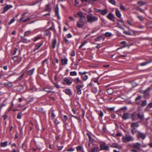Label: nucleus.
I'll return each mask as SVG.
<instances>
[{
    "label": "nucleus",
    "instance_id": "nucleus-1",
    "mask_svg": "<svg viewBox=\"0 0 152 152\" xmlns=\"http://www.w3.org/2000/svg\"><path fill=\"white\" fill-rule=\"evenodd\" d=\"M88 22L92 23L97 21L98 20L97 17L94 16L92 14H90L86 16Z\"/></svg>",
    "mask_w": 152,
    "mask_h": 152
},
{
    "label": "nucleus",
    "instance_id": "nucleus-2",
    "mask_svg": "<svg viewBox=\"0 0 152 152\" xmlns=\"http://www.w3.org/2000/svg\"><path fill=\"white\" fill-rule=\"evenodd\" d=\"M123 142H127L134 140V139L130 135L126 134L122 137Z\"/></svg>",
    "mask_w": 152,
    "mask_h": 152
},
{
    "label": "nucleus",
    "instance_id": "nucleus-3",
    "mask_svg": "<svg viewBox=\"0 0 152 152\" xmlns=\"http://www.w3.org/2000/svg\"><path fill=\"white\" fill-rule=\"evenodd\" d=\"M77 15L80 18L79 20H78L81 22V23H86V18L84 16L82 12H79L77 13Z\"/></svg>",
    "mask_w": 152,
    "mask_h": 152
},
{
    "label": "nucleus",
    "instance_id": "nucleus-4",
    "mask_svg": "<svg viewBox=\"0 0 152 152\" xmlns=\"http://www.w3.org/2000/svg\"><path fill=\"white\" fill-rule=\"evenodd\" d=\"M137 137L138 139L140 138L144 140L146 138V134L145 133L138 132L137 135Z\"/></svg>",
    "mask_w": 152,
    "mask_h": 152
},
{
    "label": "nucleus",
    "instance_id": "nucleus-5",
    "mask_svg": "<svg viewBox=\"0 0 152 152\" xmlns=\"http://www.w3.org/2000/svg\"><path fill=\"white\" fill-rule=\"evenodd\" d=\"M151 89V87L148 88L147 89L144 91L141 90L140 91V92L144 94L145 96H147L149 95V93Z\"/></svg>",
    "mask_w": 152,
    "mask_h": 152
},
{
    "label": "nucleus",
    "instance_id": "nucleus-6",
    "mask_svg": "<svg viewBox=\"0 0 152 152\" xmlns=\"http://www.w3.org/2000/svg\"><path fill=\"white\" fill-rule=\"evenodd\" d=\"M136 104L138 105H141L142 107H144L147 104V101L146 100H141L139 102H137Z\"/></svg>",
    "mask_w": 152,
    "mask_h": 152
},
{
    "label": "nucleus",
    "instance_id": "nucleus-7",
    "mask_svg": "<svg viewBox=\"0 0 152 152\" xmlns=\"http://www.w3.org/2000/svg\"><path fill=\"white\" fill-rule=\"evenodd\" d=\"M142 145L139 142H137L135 143H134L132 144V147L134 148H137L138 149H140V146Z\"/></svg>",
    "mask_w": 152,
    "mask_h": 152
},
{
    "label": "nucleus",
    "instance_id": "nucleus-8",
    "mask_svg": "<svg viewBox=\"0 0 152 152\" xmlns=\"http://www.w3.org/2000/svg\"><path fill=\"white\" fill-rule=\"evenodd\" d=\"M83 86L82 85H78L76 86V89L77 91V93L78 94L80 95L81 93V88H82Z\"/></svg>",
    "mask_w": 152,
    "mask_h": 152
},
{
    "label": "nucleus",
    "instance_id": "nucleus-9",
    "mask_svg": "<svg viewBox=\"0 0 152 152\" xmlns=\"http://www.w3.org/2000/svg\"><path fill=\"white\" fill-rule=\"evenodd\" d=\"M44 91L47 92L48 93H54V91H53V89L51 88H45L43 89Z\"/></svg>",
    "mask_w": 152,
    "mask_h": 152
},
{
    "label": "nucleus",
    "instance_id": "nucleus-10",
    "mask_svg": "<svg viewBox=\"0 0 152 152\" xmlns=\"http://www.w3.org/2000/svg\"><path fill=\"white\" fill-rule=\"evenodd\" d=\"M99 151V147L96 146L90 150V152H98Z\"/></svg>",
    "mask_w": 152,
    "mask_h": 152
},
{
    "label": "nucleus",
    "instance_id": "nucleus-11",
    "mask_svg": "<svg viewBox=\"0 0 152 152\" xmlns=\"http://www.w3.org/2000/svg\"><path fill=\"white\" fill-rule=\"evenodd\" d=\"M122 118L124 120L128 119L129 118V114L128 113H124Z\"/></svg>",
    "mask_w": 152,
    "mask_h": 152
},
{
    "label": "nucleus",
    "instance_id": "nucleus-12",
    "mask_svg": "<svg viewBox=\"0 0 152 152\" xmlns=\"http://www.w3.org/2000/svg\"><path fill=\"white\" fill-rule=\"evenodd\" d=\"M100 148L101 150L106 151L108 150L109 148V147L108 146L105 145L104 144H102L101 145Z\"/></svg>",
    "mask_w": 152,
    "mask_h": 152
},
{
    "label": "nucleus",
    "instance_id": "nucleus-13",
    "mask_svg": "<svg viewBox=\"0 0 152 152\" xmlns=\"http://www.w3.org/2000/svg\"><path fill=\"white\" fill-rule=\"evenodd\" d=\"M85 23H81V22L78 21L77 23V26L79 28H81L84 25Z\"/></svg>",
    "mask_w": 152,
    "mask_h": 152
},
{
    "label": "nucleus",
    "instance_id": "nucleus-14",
    "mask_svg": "<svg viewBox=\"0 0 152 152\" xmlns=\"http://www.w3.org/2000/svg\"><path fill=\"white\" fill-rule=\"evenodd\" d=\"M12 7V5H7L6 6L4 7V9L3 11V12L4 13L8 9L11 8Z\"/></svg>",
    "mask_w": 152,
    "mask_h": 152
},
{
    "label": "nucleus",
    "instance_id": "nucleus-15",
    "mask_svg": "<svg viewBox=\"0 0 152 152\" xmlns=\"http://www.w3.org/2000/svg\"><path fill=\"white\" fill-rule=\"evenodd\" d=\"M12 7V5H7L6 6L4 7V9L3 11V12L4 13L8 9L11 8Z\"/></svg>",
    "mask_w": 152,
    "mask_h": 152
},
{
    "label": "nucleus",
    "instance_id": "nucleus-16",
    "mask_svg": "<svg viewBox=\"0 0 152 152\" xmlns=\"http://www.w3.org/2000/svg\"><path fill=\"white\" fill-rule=\"evenodd\" d=\"M64 84L70 85L72 83V82L70 81L68 79L65 78L64 79Z\"/></svg>",
    "mask_w": 152,
    "mask_h": 152
},
{
    "label": "nucleus",
    "instance_id": "nucleus-17",
    "mask_svg": "<svg viewBox=\"0 0 152 152\" xmlns=\"http://www.w3.org/2000/svg\"><path fill=\"white\" fill-rule=\"evenodd\" d=\"M136 115V113L135 112H133L131 114V118L133 121H135L137 120Z\"/></svg>",
    "mask_w": 152,
    "mask_h": 152
},
{
    "label": "nucleus",
    "instance_id": "nucleus-18",
    "mask_svg": "<svg viewBox=\"0 0 152 152\" xmlns=\"http://www.w3.org/2000/svg\"><path fill=\"white\" fill-rule=\"evenodd\" d=\"M107 17L108 19L111 20H113L114 19V16L113 14L111 13H109L107 16Z\"/></svg>",
    "mask_w": 152,
    "mask_h": 152
},
{
    "label": "nucleus",
    "instance_id": "nucleus-19",
    "mask_svg": "<svg viewBox=\"0 0 152 152\" xmlns=\"http://www.w3.org/2000/svg\"><path fill=\"white\" fill-rule=\"evenodd\" d=\"M139 126V124L138 122L132 123L131 124V127L134 128L135 127H138Z\"/></svg>",
    "mask_w": 152,
    "mask_h": 152
},
{
    "label": "nucleus",
    "instance_id": "nucleus-20",
    "mask_svg": "<svg viewBox=\"0 0 152 152\" xmlns=\"http://www.w3.org/2000/svg\"><path fill=\"white\" fill-rule=\"evenodd\" d=\"M108 12V10L107 9H105L103 10H101L100 13L102 15H104L107 14Z\"/></svg>",
    "mask_w": 152,
    "mask_h": 152
},
{
    "label": "nucleus",
    "instance_id": "nucleus-21",
    "mask_svg": "<svg viewBox=\"0 0 152 152\" xmlns=\"http://www.w3.org/2000/svg\"><path fill=\"white\" fill-rule=\"evenodd\" d=\"M115 14L117 17L120 18L121 16V14L118 9H115Z\"/></svg>",
    "mask_w": 152,
    "mask_h": 152
},
{
    "label": "nucleus",
    "instance_id": "nucleus-22",
    "mask_svg": "<svg viewBox=\"0 0 152 152\" xmlns=\"http://www.w3.org/2000/svg\"><path fill=\"white\" fill-rule=\"evenodd\" d=\"M62 65H65L67 63V59H62L61 60Z\"/></svg>",
    "mask_w": 152,
    "mask_h": 152
},
{
    "label": "nucleus",
    "instance_id": "nucleus-23",
    "mask_svg": "<svg viewBox=\"0 0 152 152\" xmlns=\"http://www.w3.org/2000/svg\"><path fill=\"white\" fill-rule=\"evenodd\" d=\"M4 85L8 88H10L12 86V83L10 82L6 83L4 84Z\"/></svg>",
    "mask_w": 152,
    "mask_h": 152
},
{
    "label": "nucleus",
    "instance_id": "nucleus-24",
    "mask_svg": "<svg viewBox=\"0 0 152 152\" xmlns=\"http://www.w3.org/2000/svg\"><path fill=\"white\" fill-rule=\"evenodd\" d=\"M64 92L67 94L70 95L72 94L71 91L69 89H66L65 90Z\"/></svg>",
    "mask_w": 152,
    "mask_h": 152
},
{
    "label": "nucleus",
    "instance_id": "nucleus-25",
    "mask_svg": "<svg viewBox=\"0 0 152 152\" xmlns=\"http://www.w3.org/2000/svg\"><path fill=\"white\" fill-rule=\"evenodd\" d=\"M107 92L109 94H112L113 92V90L112 88L107 89Z\"/></svg>",
    "mask_w": 152,
    "mask_h": 152
},
{
    "label": "nucleus",
    "instance_id": "nucleus-26",
    "mask_svg": "<svg viewBox=\"0 0 152 152\" xmlns=\"http://www.w3.org/2000/svg\"><path fill=\"white\" fill-rule=\"evenodd\" d=\"M138 118L140 120H142L144 118V115L143 114L137 113V114Z\"/></svg>",
    "mask_w": 152,
    "mask_h": 152
},
{
    "label": "nucleus",
    "instance_id": "nucleus-27",
    "mask_svg": "<svg viewBox=\"0 0 152 152\" xmlns=\"http://www.w3.org/2000/svg\"><path fill=\"white\" fill-rule=\"evenodd\" d=\"M50 4H47L46 5V8L45 9V11L50 12L51 11V9L50 7Z\"/></svg>",
    "mask_w": 152,
    "mask_h": 152
},
{
    "label": "nucleus",
    "instance_id": "nucleus-28",
    "mask_svg": "<svg viewBox=\"0 0 152 152\" xmlns=\"http://www.w3.org/2000/svg\"><path fill=\"white\" fill-rule=\"evenodd\" d=\"M58 4H57L56 5V7L55 8V13L57 15H58V16H59L58 15Z\"/></svg>",
    "mask_w": 152,
    "mask_h": 152
},
{
    "label": "nucleus",
    "instance_id": "nucleus-29",
    "mask_svg": "<svg viewBox=\"0 0 152 152\" xmlns=\"http://www.w3.org/2000/svg\"><path fill=\"white\" fill-rule=\"evenodd\" d=\"M23 86L22 85L19 86L17 87V90L18 91H20L23 90Z\"/></svg>",
    "mask_w": 152,
    "mask_h": 152
},
{
    "label": "nucleus",
    "instance_id": "nucleus-30",
    "mask_svg": "<svg viewBox=\"0 0 152 152\" xmlns=\"http://www.w3.org/2000/svg\"><path fill=\"white\" fill-rule=\"evenodd\" d=\"M34 69H31V70L28 71L27 72L28 75H32L33 74V73L34 72Z\"/></svg>",
    "mask_w": 152,
    "mask_h": 152
},
{
    "label": "nucleus",
    "instance_id": "nucleus-31",
    "mask_svg": "<svg viewBox=\"0 0 152 152\" xmlns=\"http://www.w3.org/2000/svg\"><path fill=\"white\" fill-rule=\"evenodd\" d=\"M74 82L75 83H82V81L81 80H80L78 77H77L76 79L74 80Z\"/></svg>",
    "mask_w": 152,
    "mask_h": 152
},
{
    "label": "nucleus",
    "instance_id": "nucleus-32",
    "mask_svg": "<svg viewBox=\"0 0 152 152\" xmlns=\"http://www.w3.org/2000/svg\"><path fill=\"white\" fill-rule=\"evenodd\" d=\"M56 44V39H55L53 42L52 43V47L53 48H54L55 47V45Z\"/></svg>",
    "mask_w": 152,
    "mask_h": 152
},
{
    "label": "nucleus",
    "instance_id": "nucleus-33",
    "mask_svg": "<svg viewBox=\"0 0 152 152\" xmlns=\"http://www.w3.org/2000/svg\"><path fill=\"white\" fill-rule=\"evenodd\" d=\"M42 64L44 66H48V59H46L45 61H44L42 63Z\"/></svg>",
    "mask_w": 152,
    "mask_h": 152
},
{
    "label": "nucleus",
    "instance_id": "nucleus-34",
    "mask_svg": "<svg viewBox=\"0 0 152 152\" xmlns=\"http://www.w3.org/2000/svg\"><path fill=\"white\" fill-rule=\"evenodd\" d=\"M120 9L123 11H125L126 9L125 7L121 3L120 4Z\"/></svg>",
    "mask_w": 152,
    "mask_h": 152
},
{
    "label": "nucleus",
    "instance_id": "nucleus-35",
    "mask_svg": "<svg viewBox=\"0 0 152 152\" xmlns=\"http://www.w3.org/2000/svg\"><path fill=\"white\" fill-rule=\"evenodd\" d=\"M8 142L7 141H5L4 142H2L1 144V146L2 147H5L7 146Z\"/></svg>",
    "mask_w": 152,
    "mask_h": 152
},
{
    "label": "nucleus",
    "instance_id": "nucleus-36",
    "mask_svg": "<svg viewBox=\"0 0 152 152\" xmlns=\"http://www.w3.org/2000/svg\"><path fill=\"white\" fill-rule=\"evenodd\" d=\"M21 41L23 43H27L28 42L27 39L24 38L23 37H21Z\"/></svg>",
    "mask_w": 152,
    "mask_h": 152
},
{
    "label": "nucleus",
    "instance_id": "nucleus-37",
    "mask_svg": "<svg viewBox=\"0 0 152 152\" xmlns=\"http://www.w3.org/2000/svg\"><path fill=\"white\" fill-rule=\"evenodd\" d=\"M137 4L140 6H142L145 4V3L141 1H138Z\"/></svg>",
    "mask_w": 152,
    "mask_h": 152
},
{
    "label": "nucleus",
    "instance_id": "nucleus-38",
    "mask_svg": "<svg viewBox=\"0 0 152 152\" xmlns=\"http://www.w3.org/2000/svg\"><path fill=\"white\" fill-rule=\"evenodd\" d=\"M77 74V73L75 71L71 72L70 73V75L72 76H76Z\"/></svg>",
    "mask_w": 152,
    "mask_h": 152
},
{
    "label": "nucleus",
    "instance_id": "nucleus-39",
    "mask_svg": "<svg viewBox=\"0 0 152 152\" xmlns=\"http://www.w3.org/2000/svg\"><path fill=\"white\" fill-rule=\"evenodd\" d=\"M87 43V42L85 41L84 42H82L81 45L79 46V48H81L83 45H84L86 43Z\"/></svg>",
    "mask_w": 152,
    "mask_h": 152
},
{
    "label": "nucleus",
    "instance_id": "nucleus-40",
    "mask_svg": "<svg viewBox=\"0 0 152 152\" xmlns=\"http://www.w3.org/2000/svg\"><path fill=\"white\" fill-rule=\"evenodd\" d=\"M143 62V63H140L139 64V65L141 66H145V65H146L147 64H148L150 62Z\"/></svg>",
    "mask_w": 152,
    "mask_h": 152
},
{
    "label": "nucleus",
    "instance_id": "nucleus-41",
    "mask_svg": "<svg viewBox=\"0 0 152 152\" xmlns=\"http://www.w3.org/2000/svg\"><path fill=\"white\" fill-rule=\"evenodd\" d=\"M109 1L110 3L113 5H115L116 4V2L114 0H109Z\"/></svg>",
    "mask_w": 152,
    "mask_h": 152
},
{
    "label": "nucleus",
    "instance_id": "nucleus-42",
    "mask_svg": "<svg viewBox=\"0 0 152 152\" xmlns=\"http://www.w3.org/2000/svg\"><path fill=\"white\" fill-rule=\"evenodd\" d=\"M97 91V89L96 87H94L92 88V91L93 92L96 93Z\"/></svg>",
    "mask_w": 152,
    "mask_h": 152
},
{
    "label": "nucleus",
    "instance_id": "nucleus-43",
    "mask_svg": "<svg viewBox=\"0 0 152 152\" xmlns=\"http://www.w3.org/2000/svg\"><path fill=\"white\" fill-rule=\"evenodd\" d=\"M30 31H27L25 32L24 33V36H28L30 34Z\"/></svg>",
    "mask_w": 152,
    "mask_h": 152
},
{
    "label": "nucleus",
    "instance_id": "nucleus-44",
    "mask_svg": "<svg viewBox=\"0 0 152 152\" xmlns=\"http://www.w3.org/2000/svg\"><path fill=\"white\" fill-rule=\"evenodd\" d=\"M131 132L133 134H134L136 133L137 132L136 129L135 128H133L131 130Z\"/></svg>",
    "mask_w": 152,
    "mask_h": 152
},
{
    "label": "nucleus",
    "instance_id": "nucleus-45",
    "mask_svg": "<svg viewBox=\"0 0 152 152\" xmlns=\"http://www.w3.org/2000/svg\"><path fill=\"white\" fill-rule=\"evenodd\" d=\"M87 136L88 137V138H89V141H91V142L93 141V139L92 138V137H91V136H90V135L88 134V133H87Z\"/></svg>",
    "mask_w": 152,
    "mask_h": 152
},
{
    "label": "nucleus",
    "instance_id": "nucleus-46",
    "mask_svg": "<svg viewBox=\"0 0 152 152\" xmlns=\"http://www.w3.org/2000/svg\"><path fill=\"white\" fill-rule=\"evenodd\" d=\"M15 20V19L14 18H13L9 22L8 24L10 25V24H11L12 23H13V22H14Z\"/></svg>",
    "mask_w": 152,
    "mask_h": 152
},
{
    "label": "nucleus",
    "instance_id": "nucleus-47",
    "mask_svg": "<svg viewBox=\"0 0 152 152\" xmlns=\"http://www.w3.org/2000/svg\"><path fill=\"white\" fill-rule=\"evenodd\" d=\"M112 35V34L109 32H106L105 34V35L106 37H110Z\"/></svg>",
    "mask_w": 152,
    "mask_h": 152
},
{
    "label": "nucleus",
    "instance_id": "nucleus-48",
    "mask_svg": "<svg viewBox=\"0 0 152 152\" xmlns=\"http://www.w3.org/2000/svg\"><path fill=\"white\" fill-rule=\"evenodd\" d=\"M112 146L115 148H117L118 146L117 144L115 143H113L112 144Z\"/></svg>",
    "mask_w": 152,
    "mask_h": 152
},
{
    "label": "nucleus",
    "instance_id": "nucleus-49",
    "mask_svg": "<svg viewBox=\"0 0 152 152\" xmlns=\"http://www.w3.org/2000/svg\"><path fill=\"white\" fill-rule=\"evenodd\" d=\"M141 96H139L137 97L135 99V101H137L141 99Z\"/></svg>",
    "mask_w": 152,
    "mask_h": 152
},
{
    "label": "nucleus",
    "instance_id": "nucleus-50",
    "mask_svg": "<svg viewBox=\"0 0 152 152\" xmlns=\"http://www.w3.org/2000/svg\"><path fill=\"white\" fill-rule=\"evenodd\" d=\"M21 114L20 113H19L17 115V118L18 119H20L21 118Z\"/></svg>",
    "mask_w": 152,
    "mask_h": 152
},
{
    "label": "nucleus",
    "instance_id": "nucleus-51",
    "mask_svg": "<svg viewBox=\"0 0 152 152\" xmlns=\"http://www.w3.org/2000/svg\"><path fill=\"white\" fill-rule=\"evenodd\" d=\"M147 107L150 108L152 107V102L149 103L147 106Z\"/></svg>",
    "mask_w": 152,
    "mask_h": 152
},
{
    "label": "nucleus",
    "instance_id": "nucleus-52",
    "mask_svg": "<svg viewBox=\"0 0 152 152\" xmlns=\"http://www.w3.org/2000/svg\"><path fill=\"white\" fill-rule=\"evenodd\" d=\"M58 150L59 151H60L62 149V148L63 147V146H58Z\"/></svg>",
    "mask_w": 152,
    "mask_h": 152
},
{
    "label": "nucleus",
    "instance_id": "nucleus-53",
    "mask_svg": "<svg viewBox=\"0 0 152 152\" xmlns=\"http://www.w3.org/2000/svg\"><path fill=\"white\" fill-rule=\"evenodd\" d=\"M94 10L96 12H101V10L95 8L94 9Z\"/></svg>",
    "mask_w": 152,
    "mask_h": 152
},
{
    "label": "nucleus",
    "instance_id": "nucleus-54",
    "mask_svg": "<svg viewBox=\"0 0 152 152\" xmlns=\"http://www.w3.org/2000/svg\"><path fill=\"white\" fill-rule=\"evenodd\" d=\"M5 106V104L4 103H2L1 105L0 106V107L1 108H2Z\"/></svg>",
    "mask_w": 152,
    "mask_h": 152
},
{
    "label": "nucleus",
    "instance_id": "nucleus-55",
    "mask_svg": "<svg viewBox=\"0 0 152 152\" xmlns=\"http://www.w3.org/2000/svg\"><path fill=\"white\" fill-rule=\"evenodd\" d=\"M26 14V13H23L22 15V17L21 18H20V20H22L24 18V15H25Z\"/></svg>",
    "mask_w": 152,
    "mask_h": 152
},
{
    "label": "nucleus",
    "instance_id": "nucleus-56",
    "mask_svg": "<svg viewBox=\"0 0 152 152\" xmlns=\"http://www.w3.org/2000/svg\"><path fill=\"white\" fill-rule=\"evenodd\" d=\"M64 39L65 40V42L66 43L68 44L69 42V41L65 37H64Z\"/></svg>",
    "mask_w": 152,
    "mask_h": 152
},
{
    "label": "nucleus",
    "instance_id": "nucleus-57",
    "mask_svg": "<svg viewBox=\"0 0 152 152\" xmlns=\"http://www.w3.org/2000/svg\"><path fill=\"white\" fill-rule=\"evenodd\" d=\"M74 150V149L73 148H70L68 149L67 150V151H72Z\"/></svg>",
    "mask_w": 152,
    "mask_h": 152
},
{
    "label": "nucleus",
    "instance_id": "nucleus-58",
    "mask_svg": "<svg viewBox=\"0 0 152 152\" xmlns=\"http://www.w3.org/2000/svg\"><path fill=\"white\" fill-rule=\"evenodd\" d=\"M69 18L70 20L71 21H74L75 20V19L72 17L71 16H69Z\"/></svg>",
    "mask_w": 152,
    "mask_h": 152
},
{
    "label": "nucleus",
    "instance_id": "nucleus-59",
    "mask_svg": "<svg viewBox=\"0 0 152 152\" xmlns=\"http://www.w3.org/2000/svg\"><path fill=\"white\" fill-rule=\"evenodd\" d=\"M40 39V37H36L34 40V41H37V40L39 39Z\"/></svg>",
    "mask_w": 152,
    "mask_h": 152
},
{
    "label": "nucleus",
    "instance_id": "nucleus-60",
    "mask_svg": "<svg viewBox=\"0 0 152 152\" xmlns=\"http://www.w3.org/2000/svg\"><path fill=\"white\" fill-rule=\"evenodd\" d=\"M29 19H30V18L29 17H28V18H27L26 19L23 20V22H25L27 21H28V20H29Z\"/></svg>",
    "mask_w": 152,
    "mask_h": 152
},
{
    "label": "nucleus",
    "instance_id": "nucleus-61",
    "mask_svg": "<svg viewBox=\"0 0 152 152\" xmlns=\"http://www.w3.org/2000/svg\"><path fill=\"white\" fill-rule=\"evenodd\" d=\"M88 78V76L86 75H85L84 77H83V79L84 80H87Z\"/></svg>",
    "mask_w": 152,
    "mask_h": 152
},
{
    "label": "nucleus",
    "instance_id": "nucleus-62",
    "mask_svg": "<svg viewBox=\"0 0 152 152\" xmlns=\"http://www.w3.org/2000/svg\"><path fill=\"white\" fill-rule=\"evenodd\" d=\"M103 113L102 112L100 111L99 113V115L101 117H102V116H103Z\"/></svg>",
    "mask_w": 152,
    "mask_h": 152
},
{
    "label": "nucleus",
    "instance_id": "nucleus-63",
    "mask_svg": "<svg viewBox=\"0 0 152 152\" xmlns=\"http://www.w3.org/2000/svg\"><path fill=\"white\" fill-rule=\"evenodd\" d=\"M138 18L141 21H142L143 20V18L142 16H138Z\"/></svg>",
    "mask_w": 152,
    "mask_h": 152
},
{
    "label": "nucleus",
    "instance_id": "nucleus-64",
    "mask_svg": "<svg viewBox=\"0 0 152 152\" xmlns=\"http://www.w3.org/2000/svg\"><path fill=\"white\" fill-rule=\"evenodd\" d=\"M24 74L23 73L18 78V79L20 80L21 79V78L23 77Z\"/></svg>",
    "mask_w": 152,
    "mask_h": 152
}]
</instances>
